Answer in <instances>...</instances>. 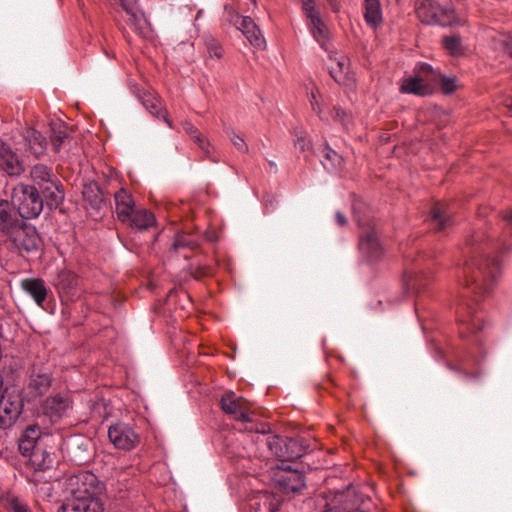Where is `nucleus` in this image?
I'll use <instances>...</instances> for the list:
<instances>
[{
    "label": "nucleus",
    "instance_id": "aec40b11",
    "mask_svg": "<svg viewBox=\"0 0 512 512\" xmlns=\"http://www.w3.org/2000/svg\"><path fill=\"white\" fill-rule=\"evenodd\" d=\"M127 12L128 18L126 23L130 26L140 37L149 38L152 34V28L144 13L133 8H128L123 5Z\"/></svg>",
    "mask_w": 512,
    "mask_h": 512
},
{
    "label": "nucleus",
    "instance_id": "603ef678",
    "mask_svg": "<svg viewBox=\"0 0 512 512\" xmlns=\"http://www.w3.org/2000/svg\"><path fill=\"white\" fill-rule=\"evenodd\" d=\"M498 41L502 49L512 57V36L503 35Z\"/></svg>",
    "mask_w": 512,
    "mask_h": 512
},
{
    "label": "nucleus",
    "instance_id": "de8ad7c7",
    "mask_svg": "<svg viewBox=\"0 0 512 512\" xmlns=\"http://www.w3.org/2000/svg\"><path fill=\"white\" fill-rule=\"evenodd\" d=\"M40 430L37 426H29L24 431L21 439L31 440L35 444H39Z\"/></svg>",
    "mask_w": 512,
    "mask_h": 512
},
{
    "label": "nucleus",
    "instance_id": "c756f323",
    "mask_svg": "<svg viewBox=\"0 0 512 512\" xmlns=\"http://www.w3.org/2000/svg\"><path fill=\"white\" fill-rule=\"evenodd\" d=\"M141 101L143 106L155 117L163 119L170 128H172V123L167 118L166 113L163 111L161 103L158 99H156L152 94L150 93H144L143 96H141Z\"/></svg>",
    "mask_w": 512,
    "mask_h": 512
},
{
    "label": "nucleus",
    "instance_id": "7ed1b4c3",
    "mask_svg": "<svg viewBox=\"0 0 512 512\" xmlns=\"http://www.w3.org/2000/svg\"><path fill=\"white\" fill-rule=\"evenodd\" d=\"M31 178L50 208L58 207L64 200V191L59 179L43 164L34 165Z\"/></svg>",
    "mask_w": 512,
    "mask_h": 512
},
{
    "label": "nucleus",
    "instance_id": "9d476101",
    "mask_svg": "<svg viewBox=\"0 0 512 512\" xmlns=\"http://www.w3.org/2000/svg\"><path fill=\"white\" fill-rule=\"evenodd\" d=\"M275 486L283 493H295L305 486L304 475L288 464H281L274 472Z\"/></svg>",
    "mask_w": 512,
    "mask_h": 512
},
{
    "label": "nucleus",
    "instance_id": "79ce46f5",
    "mask_svg": "<svg viewBox=\"0 0 512 512\" xmlns=\"http://www.w3.org/2000/svg\"><path fill=\"white\" fill-rule=\"evenodd\" d=\"M438 76V85H440L443 93L451 94L458 88L457 80L454 77H446L436 72Z\"/></svg>",
    "mask_w": 512,
    "mask_h": 512
},
{
    "label": "nucleus",
    "instance_id": "20e7f679",
    "mask_svg": "<svg viewBox=\"0 0 512 512\" xmlns=\"http://www.w3.org/2000/svg\"><path fill=\"white\" fill-rule=\"evenodd\" d=\"M438 86V76L432 66H420L413 74L405 77L401 83V92L420 97L432 95Z\"/></svg>",
    "mask_w": 512,
    "mask_h": 512
},
{
    "label": "nucleus",
    "instance_id": "69168bd1",
    "mask_svg": "<svg viewBox=\"0 0 512 512\" xmlns=\"http://www.w3.org/2000/svg\"><path fill=\"white\" fill-rule=\"evenodd\" d=\"M251 1H252L253 3H255V2H256V0H251Z\"/></svg>",
    "mask_w": 512,
    "mask_h": 512
},
{
    "label": "nucleus",
    "instance_id": "37998d69",
    "mask_svg": "<svg viewBox=\"0 0 512 512\" xmlns=\"http://www.w3.org/2000/svg\"><path fill=\"white\" fill-rule=\"evenodd\" d=\"M303 12L308 20L317 25L319 23L320 13L315 7V3L313 0H306L303 2L302 6Z\"/></svg>",
    "mask_w": 512,
    "mask_h": 512
},
{
    "label": "nucleus",
    "instance_id": "c9c22d12",
    "mask_svg": "<svg viewBox=\"0 0 512 512\" xmlns=\"http://www.w3.org/2000/svg\"><path fill=\"white\" fill-rule=\"evenodd\" d=\"M342 157L329 146L323 150L321 163L328 172H334L342 164Z\"/></svg>",
    "mask_w": 512,
    "mask_h": 512
},
{
    "label": "nucleus",
    "instance_id": "c85d7f7f",
    "mask_svg": "<svg viewBox=\"0 0 512 512\" xmlns=\"http://www.w3.org/2000/svg\"><path fill=\"white\" fill-rule=\"evenodd\" d=\"M184 131L189 137L198 145L205 157L210 158L211 156V145L210 142L199 132V130L188 121L182 124Z\"/></svg>",
    "mask_w": 512,
    "mask_h": 512
},
{
    "label": "nucleus",
    "instance_id": "864d4df0",
    "mask_svg": "<svg viewBox=\"0 0 512 512\" xmlns=\"http://www.w3.org/2000/svg\"><path fill=\"white\" fill-rule=\"evenodd\" d=\"M336 120H339L344 127L348 126L349 117L344 110L340 107H334V116Z\"/></svg>",
    "mask_w": 512,
    "mask_h": 512
},
{
    "label": "nucleus",
    "instance_id": "5701e85b",
    "mask_svg": "<svg viewBox=\"0 0 512 512\" xmlns=\"http://www.w3.org/2000/svg\"><path fill=\"white\" fill-rule=\"evenodd\" d=\"M364 19L366 24L374 30L382 25L383 14L379 0H364Z\"/></svg>",
    "mask_w": 512,
    "mask_h": 512
},
{
    "label": "nucleus",
    "instance_id": "0eeeda50",
    "mask_svg": "<svg viewBox=\"0 0 512 512\" xmlns=\"http://www.w3.org/2000/svg\"><path fill=\"white\" fill-rule=\"evenodd\" d=\"M362 203L355 202L353 204V213L355 220L357 221L359 226L365 227L366 230L362 233L359 240V250L361 254L370 261H375L380 259L382 256V246L379 242L377 233L373 227L368 225V219L362 218L358 212V207H360Z\"/></svg>",
    "mask_w": 512,
    "mask_h": 512
},
{
    "label": "nucleus",
    "instance_id": "49530a36",
    "mask_svg": "<svg viewBox=\"0 0 512 512\" xmlns=\"http://www.w3.org/2000/svg\"><path fill=\"white\" fill-rule=\"evenodd\" d=\"M470 362H473V363H478V359L475 357V355L473 354V352H469V355L467 356V358L465 359H462L460 361V366H461V369L464 370L463 372V377L464 379H466L467 381H472L474 379H476L478 376L474 373H469L466 371L467 367L469 366Z\"/></svg>",
    "mask_w": 512,
    "mask_h": 512
},
{
    "label": "nucleus",
    "instance_id": "473e14b6",
    "mask_svg": "<svg viewBox=\"0 0 512 512\" xmlns=\"http://www.w3.org/2000/svg\"><path fill=\"white\" fill-rule=\"evenodd\" d=\"M30 461L36 470L44 471L53 465L52 454L40 446L33 451Z\"/></svg>",
    "mask_w": 512,
    "mask_h": 512
},
{
    "label": "nucleus",
    "instance_id": "a878e982",
    "mask_svg": "<svg viewBox=\"0 0 512 512\" xmlns=\"http://www.w3.org/2000/svg\"><path fill=\"white\" fill-rule=\"evenodd\" d=\"M329 73L341 86L352 88L355 83L353 66H330Z\"/></svg>",
    "mask_w": 512,
    "mask_h": 512
},
{
    "label": "nucleus",
    "instance_id": "13d9d810",
    "mask_svg": "<svg viewBox=\"0 0 512 512\" xmlns=\"http://www.w3.org/2000/svg\"><path fill=\"white\" fill-rule=\"evenodd\" d=\"M323 512H342L339 507H328Z\"/></svg>",
    "mask_w": 512,
    "mask_h": 512
},
{
    "label": "nucleus",
    "instance_id": "a19ab883",
    "mask_svg": "<svg viewBox=\"0 0 512 512\" xmlns=\"http://www.w3.org/2000/svg\"><path fill=\"white\" fill-rule=\"evenodd\" d=\"M226 134L234 147L241 153H247L249 151V147L246 144L244 138L236 133L232 128L226 129Z\"/></svg>",
    "mask_w": 512,
    "mask_h": 512
},
{
    "label": "nucleus",
    "instance_id": "8fccbe9b",
    "mask_svg": "<svg viewBox=\"0 0 512 512\" xmlns=\"http://www.w3.org/2000/svg\"><path fill=\"white\" fill-rule=\"evenodd\" d=\"M317 93H318V90L315 88H313L310 92V103H311V106H312V109L318 114V116L323 119L322 117V109H321V105L318 101V97H317Z\"/></svg>",
    "mask_w": 512,
    "mask_h": 512
},
{
    "label": "nucleus",
    "instance_id": "cd10ccee",
    "mask_svg": "<svg viewBox=\"0 0 512 512\" xmlns=\"http://www.w3.org/2000/svg\"><path fill=\"white\" fill-rule=\"evenodd\" d=\"M126 223H129L131 227L137 230H144L154 225L155 217L145 209H134L131 213V218Z\"/></svg>",
    "mask_w": 512,
    "mask_h": 512
},
{
    "label": "nucleus",
    "instance_id": "4d7b16f0",
    "mask_svg": "<svg viewBox=\"0 0 512 512\" xmlns=\"http://www.w3.org/2000/svg\"><path fill=\"white\" fill-rule=\"evenodd\" d=\"M335 220L339 226H345L347 224V219H346L345 215L339 211L336 212V214H335Z\"/></svg>",
    "mask_w": 512,
    "mask_h": 512
},
{
    "label": "nucleus",
    "instance_id": "9b49d317",
    "mask_svg": "<svg viewBox=\"0 0 512 512\" xmlns=\"http://www.w3.org/2000/svg\"><path fill=\"white\" fill-rule=\"evenodd\" d=\"M44 414L55 423L69 416L72 410V400L69 394H54L45 399L42 405Z\"/></svg>",
    "mask_w": 512,
    "mask_h": 512
},
{
    "label": "nucleus",
    "instance_id": "3c124183",
    "mask_svg": "<svg viewBox=\"0 0 512 512\" xmlns=\"http://www.w3.org/2000/svg\"><path fill=\"white\" fill-rule=\"evenodd\" d=\"M264 505L268 508L270 512H277L280 507V501L275 497H271L269 495H264Z\"/></svg>",
    "mask_w": 512,
    "mask_h": 512
},
{
    "label": "nucleus",
    "instance_id": "4be33fe9",
    "mask_svg": "<svg viewBox=\"0 0 512 512\" xmlns=\"http://www.w3.org/2000/svg\"><path fill=\"white\" fill-rule=\"evenodd\" d=\"M115 205L117 217L121 222H127L131 218L134 210V201L126 190L121 189L115 193Z\"/></svg>",
    "mask_w": 512,
    "mask_h": 512
},
{
    "label": "nucleus",
    "instance_id": "e433bc0d",
    "mask_svg": "<svg viewBox=\"0 0 512 512\" xmlns=\"http://www.w3.org/2000/svg\"><path fill=\"white\" fill-rule=\"evenodd\" d=\"M51 142L55 151H59L68 138L67 127L61 122L52 124Z\"/></svg>",
    "mask_w": 512,
    "mask_h": 512
},
{
    "label": "nucleus",
    "instance_id": "6e6552de",
    "mask_svg": "<svg viewBox=\"0 0 512 512\" xmlns=\"http://www.w3.org/2000/svg\"><path fill=\"white\" fill-rule=\"evenodd\" d=\"M23 410V400L15 390L6 388L0 398V429L10 428Z\"/></svg>",
    "mask_w": 512,
    "mask_h": 512
},
{
    "label": "nucleus",
    "instance_id": "39448f33",
    "mask_svg": "<svg viewBox=\"0 0 512 512\" xmlns=\"http://www.w3.org/2000/svg\"><path fill=\"white\" fill-rule=\"evenodd\" d=\"M38 189L34 186L21 184L13 190L14 205L18 206L17 212L20 219H33L43 210V200Z\"/></svg>",
    "mask_w": 512,
    "mask_h": 512
},
{
    "label": "nucleus",
    "instance_id": "052dcab7",
    "mask_svg": "<svg viewBox=\"0 0 512 512\" xmlns=\"http://www.w3.org/2000/svg\"><path fill=\"white\" fill-rule=\"evenodd\" d=\"M269 165H270L272 168H275V169H276V164H275V162L270 161V162H269Z\"/></svg>",
    "mask_w": 512,
    "mask_h": 512
},
{
    "label": "nucleus",
    "instance_id": "f704fd0d",
    "mask_svg": "<svg viewBox=\"0 0 512 512\" xmlns=\"http://www.w3.org/2000/svg\"><path fill=\"white\" fill-rule=\"evenodd\" d=\"M440 26H453L460 25L461 20L455 13V10L452 7H439L438 15H436L435 23Z\"/></svg>",
    "mask_w": 512,
    "mask_h": 512
},
{
    "label": "nucleus",
    "instance_id": "f3484780",
    "mask_svg": "<svg viewBox=\"0 0 512 512\" xmlns=\"http://www.w3.org/2000/svg\"><path fill=\"white\" fill-rule=\"evenodd\" d=\"M56 286L61 297L73 300L79 294V279L71 271L64 270L58 274Z\"/></svg>",
    "mask_w": 512,
    "mask_h": 512
},
{
    "label": "nucleus",
    "instance_id": "0e129e2a",
    "mask_svg": "<svg viewBox=\"0 0 512 512\" xmlns=\"http://www.w3.org/2000/svg\"><path fill=\"white\" fill-rule=\"evenodd\" d=\"M415 310L418 312V304L415 305Z\"/></svg>",
    "mask_w": 512,
    "mask_h": 512
},
{
    "label": "nucleus",
    "instance_id": "4c0bfd02",
    "mask_svg": "<svg viewBox=\"0 0 512 512\" xmlns=\"http://www.w3.org/2000/svg\"><path fill=\"white\" fill-rule=\"evenodd\" d=\"M308 27L315 40L319 42L322 47H324L329 39V30L325 23L322 21L321 17H319V23L317 25L309 21Z\"/></svg>",
    "mask_w": 512,
    "mask_h": 512
},
{
    "label": "nucleus",
    "instance_id": "4468645a",
    "mask_svg": "<svg viewBox=\"0 0 512 512\" xmlns=\"http://www.w3.org/2000/svg\"><path fill=\"white\" fill-rule=\"evenodd\" d=\"M9 237L20 253L36 251L40 245V238L36 229L30 226L23 227V224H21L19 230H16L15 233Z\"/></svg>",
    "mask_w": 512,
    "mask_h": 512
},
{
    "label": "nucleus",
    "instance_id": "f03ea898",
    "mask_svg": "<svg viewBox=\"0 0 512 512\" xmlns=\"http://www.w3.org/2000/svg\"><path fill=\"white\" fill-rule=\"evenodd\" d=\"M67 489L69 494L85 499L87 502H95L99 508H105L106 488L95 474L84 471L70 476Z\"/></svg>",
    "mask_w": 512,
    "mask_h": 512
},
{
    "label": "nucleus",
    "instance_id": "2f4dec72",
    "mask_svg": "<svg viewBox=\"0 0 512 512\" xmlns=\"http://www.w3.org/2000/svg\"><path fill=\"white\" fill-rule=\"evenodd\" d=\"M424 286L423 275L419 271H406L403 278V288L406 294L418 292Z\"/></svg>",
    "mask_w": 512,
    "mask_h": 512
},
{
    "label": "nucleus",
    "instance_id": "7c9ffc66",
    "mask_svg": "<svg viewBox=\"0 0 512 512\" xmlns=\"http://www.w3.org/2000/svg\"><path fill=\"white\" fill-rule=\"evenodd\" d=\"M0 501L3 507L10 512H33L25 501L12 493L1 495Z\"/></svg>",
    "mask_w": 512,
    "mask_h": 512
},
{
    "label": "nucleus",
    "instance_id": "2eb2a0df",
    "mask_svg": "<svg viewBox=\"0 0 512 512\" xmlns=\"http://www.w3.org/2000/svg\"><path fill=\"white\" fill-rule=\"evenodd\" d=\"M20 287L32 298L38 307L44 308V302L49 293L44 280L40 278H24L20 282Z\"/></svg>",
    "mask_w": 512,
    "mask_h": 512
},
{
    "label": "nucleus",
    "instance_id": "423d86ee",
    "mask_svg": "<svg viewBox=\"0 0 512 512\" xmlns=\"http://www.w3.org/2000/svg\"><path fill=\"white\" fill-rule=\"evenodd\" d=\"M222 410L237 421L246 424L245 430L248 432H256L265 434L267 432V426L261 424L260 426L255 425L250 416V412L247 406V402L240 397H237L233 392H227L220 400Z\"/></svg>",
    "mask_w": 512,
    "mask_h": 512
},
{
    "label": "nucleus",
    "instance_id": "6ab92c4d",
    "mask_svg": "<svg viewBox=\"0 0 512 512\" xmlns=\"http://www.w3.org/2000/svg\"><path fill=\"white\" fill-rule=\"evenodd\" d=\"M234 24L242 31L253 46L260 48L265 45V39L252 18L236 15Z\"/></svg>",
    "mask_w": 512,
    "mask_h": 512
},
{
    "label": "nucleus",
    "instance_id": "ddd939ff",
    "mask_svg": "<svg viewBox=\"0 0 512 512\" xmlns=\"http://www.w3.org/2000/svg\"><path fill=\"white\" fill-rule=\"evenodd\" d=\"M23 224L14 204L6 199H0V231L12 236Z\"/></svg>",
    "mask_w": 512,
    "mask_h": 512
},
{
    "label": "nucleus",
    "instance_id": "c03bdc74",
    "mask_svg": "<svg viewBox=\"0 0 512 512\" xmlns=\"http://www.w3.org/2000/svg\"><path fill=\"white\" fill-rule=\"evenodd\" d=\"M444 48L447 52L453 56H457L461 53V42L458 36H449L443 39Z\"/></svg>",
    "mask_w": 512,
    "mask_h": 512
},
{
    "label": "nucleus",
    "instance_id": "680f3d73",
    "mask_svg": "<svg viewBox=\"0 0 512 512\" xmlns=\"http://www.w3.org/2000/svg\"><path fill=\"white\" fill-rule=\"evenodd\" d=\"M332 8H333L334 11H338V5L337 4H333Z\"/></svg>",
    "mask_w": 512,
    "mask_h": 512
},
{
    "label": "nucleus",
    "instance_id": "b1692460",
    "mask_svg": "<svg viewBox=\"0 0 512 512\" xmlns=\"http://www.w3.org/2000/svg\"><path fill=\"white\" fill-rule=\"evenodd\" d=\"M430 224L437 230H445L452 224L448 208L444 204H436L430 212Z\"/></svg>",
    "mask_w": 512,
    "mask_h": 512
},
{
    "label": "nucleus",
    "instance_id": "bb28decb",
    "mask_svg": "<svg viewBox=\"0 0 512 512\" xmlns=\"http://www.w3.org/2000/svg\"><path fill=\"white\" fill-rule=\"evenodd\" d=\"M29 150L36 156L42 155L47 148L46 138L37 130L28 128L24 135Z\"/></svg>",
    "mask_w": 512,
    "mask_h": 512
},
{
    "label": "nucleus",
    "instance_id": "58836bf2",
    "mask_svg": "<svg viewBox=\"0 0 512 512\" xmlns=\"http://www.w3.org/2000/svg\"><path fill=\"white\" fill-rule=\"evenodd\" d=\"M207 53L211 60H220L223 57L224 49L221 44L213 37L205 39Z\"/></svg>",
    "mask_w": 512,
    "mask_h": 512
},
{
    "label": "nucleus",
    "instance_id": "1a4fd4ad",
    "mask_svg": "<svg viewBox=\"0 0 512 512\" xmlns=\"http://www.w3.org/2000/svg\"><path fill=\"white\" fill-rule=\"evenodd\" d=\"M267 445L270 451L285 464L286 461H292L302 457L306 451L298 439L272 436L268 438Z\"/></svg>",
    "mask_w": 512,
    "mask_h": 512
},
{
    "label": "nucleus",
    "instance_id": "72a5a7b5",
    "mask_svg": "<svg viewBox=\"0 0 512 512\" xmlns=\"http://www.w3.org/2000/svg\"><path fill=\"white\" fill-rule=\"evenodd\" d=\"M29 386L36 395H42L51 386V377L47 372H33L30 377Z\"/></svg>",
    "mask_w": 512,
    "mask_h": 512
},
{
    "label": "nucleus",
    "instance_id": "ea45409f",
    "mask_svg": "<svg viewBox=\"0 0 512 512\" xmlns=\"http://www.w3.org/2000/svg\"><path fill=\"white\" fill-rule=\"evenodd\" d=\"M83 195H84L85 199L90 202V204L93 208H95V209L100 208V206L103 202V197L96 185H93V186L90 185L88 187H85V189L83 191Z\"/></svg>",
    "mask_w": 512,
    "mask_h": 512
},
{
    "label": "nucleus",
    "instance_id": "f8f14e48",
    "mask_svg": "<svg viewBox=\"0 0 512 512\" xmlns=\"http://www.w3.org/2000/svg\"><path fill=\"white\" fill-rule=\"evenodd\" d=\"M108 437L117 449L127 451L133 449L139 439L133 428L129 424L122 422L110 426Z\"/></svg>",
    "mask_w": 512,
    "mask_h": 512
},
{
    "label": "nucleus",
    "instance_id": "a211bd4d",
    "mask_svg": "<svg viewBox=\"0 0 512 512\" xmlns=\"http://www.w3.org/2000/svg\"><path fill=\"white\" fill-rule=\"evenodd\" d=\"M0 169L9 176H18L24 171L23 163L5 144H0Z\"/></svg>",
    "mask_w": 512,
    "mask_h": 512
},
{
    "label": "nucleus",
    "instance_id": "a18cd8bd",
    "mask_svg": "<svg viewBox=\"0 0 512 512\" xmlns=\"http://www.w3.org/2000/svg\"><path fill=\"white\" fill-rule=\"evenodd\" d=\"M294 144L297 149L304 152L311 148L310 141L306 138V135L303 131L295 129L294 131Z\"/></svg>",
    "mask_w": 512,
    "mask_h": 512
},
{
    "label": "nucleus",
    "instance_id": "6e6d98bb",
    "mask_svg": "<svg viewBox=\"0 0 512 512\" xmlns=\"http://www.w3.org/2000/svg\"><path fill=\"white\" fill-rule=\"evenodd\" d=\"M503 220L507 226V228L510 230V233L512 234V208L511 209H508L504 214H503Z\"/></svg>",
    "mask_w": 512,
    "mask_h": 512
},
{
    "label": "nucleus",
    "instance_id": "dca6fc26",
    "mask_svg": "<svg viewBox=\"0 0 512 512\" xmlns=\"http://www.w3.org/2000/svg\"><path fill=\"white\" fill-rule=\"evenodd\" d=\"M458 321L463 326L461 336L465 337L468 332H474L482 329L481 318L476 315L475 308L471 303H463L458 311Z\"/></svg>",
    "mask_w": 512,
    "mask_h": 512
},
{
    "label": "nucleus",
    "instance_id": "09e8293b",
    "mask_svg": "<svg viewBox=\"0 0 512 512\" xmlns=\"http://www.w3.org/2000/svg\"><path fill=\"white\" fill-rule=\"evenodd\" d=\"M38 447L39 444L31 442V440L20 439L19 441V450L23 455H29L31 457L33 451Z\"/></svg>",
    "mask_w": 512,
    "mask_h": 512
},
{
    "label": "nucleus",
    "instance_id": "412c9836",
    "mask_svg": "<svg viewBox=\"0 0 512 512\" xmlns=\"http://www.w3.org/2000/svg\"><path fill=\"white\" fill-rule=\"evenodd\" d=\"M105 508H99L95 502H87V500L79 498L75 495L67 497L58 512H104Z\"/></svg>",
    "mask_w": 512,
    "mask_h": 512
},
{
    "label": "nucleus",
    "instance_id": "e2e57ef3",
    "mask_svg": "<svg viewBox=\"0 0 512 512\" xmlns=\"http://www.w3.org/2000/svg\"><path fill=\"white\" fill-rule=\"evenodd\" d=\"M81 446H84V441H82L81 444H79V447ZM85 446H87V444H85Z\"/></svg>",
    "mask_w": 512,
    "mask_h": 512
},
{
    "label": "nucleus",
    "instance_id": "f257e3e1",
    "mask_svg": "<svg viewBox=\"0 0 512 512\" xmlns=\"http://www.w3.org/2000/svg\"><path fill=\"white\" fill-rule=\"evenodd\" d=\"M512 250V243L504 234L492 239L484 230L468 236L454 264V276L460 285L475 296H486L501 275L499 255Z\"/></svg>",
    "mask_w": 512,
    "mask_h": 512
},
{
    "label": "nucleus",
    "instance_id": "393cba45",
    "mask_svg": "<svg viewBox=\"0 0 512 512\" xmlns=\"http://www.w3.org/2000/svg\"><path fill=\"white\" fill-rule=\"evenodd\" d=\"M439 7V5L432 3L431 0H418L416 3L417 17L422 23L434 24Z\"/></svg>",
    "mask_w": 512,
    "mask_h": 512
},
{
    "label": "nucleus",
    "instance_id": "bf43d9fd",
    "mask_svg": "<svg viewBox=\"0 0 512 512\" xmlns=\"http://www.w3.org/2000/svg\"><path fill=\"white\" fill-rule=\"evenodd\" d=\"M506 107L508 108L509 112L512 113V99L507 101Z\"/></svg>",
    "mask_w": 512,
    "mask_h": 512
},
{
    "label": "nucleus",
    "instance_id": "5fc2aeb1",
    "mask_svg": "<svg viewBox=\"0 0 512 512\" xmlns=\"http://www.w3.org/2000/svg\"><path fill=\"white\" fill-rule=\"evenodd\" d=\"M189 244H190V242L187 241L183 235H178L172 244V248L174 250H177V249L187 246Z\"/></svg>",
    "mask_w": 512,
    "mask_h": 512
}]
</instances>
